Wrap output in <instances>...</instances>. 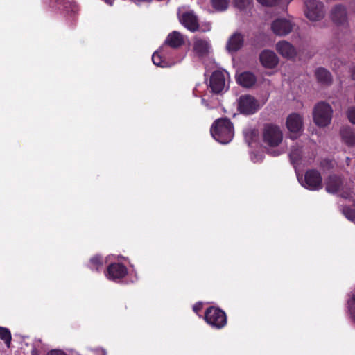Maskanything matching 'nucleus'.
<instances>
[{
	"instance_id": "1",
	"label": "nucleus",
	"mask_w": 355,
	"mask_h": 355,
	"mask_svg": "<svg viewBox=\"0 0 355 355\" xmlns=\"http://www.w3.org/2000/svg\"><path fill=\"white\" fill-rule=\"evenodd\" d=\"M211 133L215 139L222 144L230 141L234 136L232 123L227 118H220L214 121Z\"/></svg>"
},
{
	"instance_id": "2",
	"label": "nucleus",
	"mask_w": 355,
	"mask_h": 355,
	"mask_svg": "<svg viewBox=\"0 0 355 355\" xmlns=\"http://www.w3.org/2000/svg\"><path fill=\"white\" fill-rule=\"evenodd\" d=\"M333 110L331 105L324 102L317 103L313 110V119L316 125L327 126L332 119Z\"/></svg>"
},
{
	"instance_id": "3",
	"label": "nucleus",
	"mask_w": 355,
	"mask_h": 355,
	"mask_svg": "<svg viewBox=\"0 0 355 355\" xmlns=\"http://www.w3.org/2000/svg\"><path fill=\"white\" fill-rule=\"evenodd\" d=\"M263 142L269 147H277L283 140V132L280 128L272 123L264 125L262 131Z\"/></svg>"
},
{
	"instance_id": "4",
	"label": "nucleus",
	"mask_w": 355,
	"mask_h": 355,
	"mask_svg": "<svg viewBox=\"0 0 355 355\" xmlns=\"http://www.w3.org/2000/svg\"><path fill=\"white\" fill-rule=\"evenodd\" d=\"M286 126L289 132V138L293 140L298 139L304 131L302 116L295 112L290 114L286 118Z\"/></svg>"
},
{
	"instance_id": "5",
	"label": "nucleus",
	"mask_w": 355,
	"mask_h": 355,
	"mask_svg": "<svg viewBox=\"0 0 355 355\" xmlns=\"http://www.w3.org/2000/svg\"><path fill=\"white\" fill-rule=\"evenodd\" d=\"M302 186L309 190H319L322 188V178L316 169H309L304 173V178L299 180Z\"/></svg>"
},
{
	"instance_id": "6",
	"label": "nucleus",
	"mask_w": 355,
	"mask_h": 355,
	"mask_svg": "<svg viewBox=\"0 0 355 355\" xmlns=\"http://www.w3.org/2000/svg\"><path fill=\"white\" fill-rule=\"evenodd\" d=\"M205 319L207 323L218 329L224 327L227 322L225 313L214 306H210L206 309Z\"/></svg>"
},
{
	"instance_id": "7",
	"label": "nucleus",
	"mask_w": 355,
	"mask_h": 355,
	"mask_svg": "<svg viewBox=\"0 0 355 355\" xmlns=\"http://www.w3.org/2000/svg\"><path fill=\"white\" fill-rule=\"evenodd\" d=\"M304 13L311 21H319L324 16V5L317 0H307L304 3Z\"/></svg>"
},
{
	"instance_id": "8",
	"label": "nucleus",
	"mask_w": 355,
	"mask_h": 355,
	"mask_svg": "<svg viewBox=\"0 0 355 355\" xmlns=\"http://www.w3.org/2000/svg\"><path fill=\"white\" fill-rule=\"evenodd\" d=\"M229 74L225 71H214L209 79L210 89H228Z\"/></svg>"
},
{
	"instance_id": "9",
	"label": "nucleus",
	"mask_w": 355,
	"mask_h": 355,
	"mask_svg": "<svg viewBox=\"0 0 355 355\" xmlns=\"http://www.w3.org/2000/svg\"><path fill=\"white\" fill-rule=\"evenodd\" d=\"M259 107L258 101L250 95L241 96L239 101L238 109L245 114H254Z\"/></svg>"
},
{
	"instance_id": "10",
	"label": "nucleus",
	"mask_w": 355,
	"mask_h": 355,
	"mask_svg": "<svg viewBox=\"0 0 355 355\" xmlns=\"http://www.w3.org/2000/svg\"><path fill=\"white\" fill-rule=\"evenodd\" d=\"M46 3L52 8H56L67 15H73L78 12V8L73 0H46Z\"/></svg>"
},
{
	"instance_id": "11",
	"label": "nucleus",
	"mask_w": 355,
	"mask_h": 355,
	"mask_svg": "<svg viewBox=\"0 0 355 355\" xmlns=\"http://www.w3.org/2000/svg\"><path fill=\"white\" fill-rule=\"evenodd\" d=\"M343 177L337 174H331L325 179V189L327 192L335 194L343 190Z\"/></svg>"
},
{
	"instance_id": "12",
	"label": "nucleus",
	"mask_w": 355,
	"mask_h": 355,
	"mask_svg": "<svg viewBox=\"0 0 355 355\" xmlns=\"http://www.w3.org/2000/svg\"><path fill=\"white\" fill-rule=\"evenodd\" d=\"M292 23L286 19H277L271 24L272 32L279 36L289 34L293 30Z\"/></svg>"
},
{
	"instance_id": "13",
	"label": "nucleus",
	"mask_w": 355,
	"mask_h": 355,
	"mask_svg": "<svg viewBox=\"0 0 355 355\" xmlns=\"http://www.w3.org/2000/svg\"><path fill=\"white\" fill-rule=\"evenodd\" d=\"M331 18L338 26L347 25V8L342 4L336 5L331 11Z\"/></svg>"
},
{
	"instance_id": "14",
	"label": "nucleus",
	"mask_w": 355,
	"mask_h": 355,
	"mask_svg": "<svg viewBox=\"0 0 355 355\" xmlns=\"http://www.w3.org/2000/svg\"><path fill=\"white\" fill-rule=\"evenodd\" d=\"M181 24L191 32H196L199 28L198 17L191 11H187L180 17Z\"/></svg>"
},
{
	"instance_id": "15",
	"label": "nucleus",
	"mask_w": 355,
	"mask_h": 355,
	"mask_svg": "<svg viewBox=\"0 0 355 355\" xmlns=\"http://www.w3.org/2000/svg\"><path fill=\"white\" fill-rule=\"evenodd\" d=\"M107 272L110 279H120L128 275V269L123 263H114L107 267Z\"/></svg>"
},
{
	"instance_id": "16",
	"label": "nucleus",
	"mask_w": 355,
	"mask_h": 355,
	"mask_svg": "<svg viewBox=\"0 0 355 355\" xmlns=\"http://www.w3.org/2000/svg\"><path fill=\"white\" fill-rule=\"evenodd\" d=\"M259 59L261 64L268 69L275 68L279 62V58L275 53L270 50L263 51L260 53Z\"/></svg>"
},
{
	"instance_id": "17",
	"label": "nucleus",
	"mask_w": 355,
	"mask_h": 355,
	"mask_svg": "<svg viewBox=\"0 0 355 355\" xmlns=\"http://www.w3.org/2000/svg\"><path fill=\"white\" fill-rule=\"evenodd\" d=\"M276 50L282 56L288 59L294 58L297 55L295 48L285 40L277 43Z\"/></svg>"
},
{
	"instance_id": "18",
	"label": "nucleus",
	"mask_w": 355,
	"mask_h": 355,
	"mask_svg": "<svg viewBox=\"0 0 355 355\" xmlns=\"http://www.w3.org/2000/svg\"><path fill=\"white\" fill-rule=\"evenodd\" d=\"M244 44V37L241 33H235L228 40L226 48L229 52H236Z\"/></svg>"
},
{
	"instance_id": "19",
	"label": "nucleus",
	"mask_w": 355,
	"mask_h": 355,
	"mask_svg": "<svg viewBox=\"0 0 355 355\" xmlns=\"http://www.w3.org/2000/svg\"><path fill=\"white\" fill-rule=\"evenodd\" d=\"M210 44L207 40L196 38L193 42V51L199 57L208 55Z\"/></svg>"
},
{
	"instance_id": "20",
	"label": "nucleus",
	"mask_w": 355,
	"mask_h": 355,
	"mask_svg": "<svg viewBox=\"0 0 355 355\" xmlns=\"http://www.w3.org/2000/svg\"><path fill=\"white\" fill-rule=\"evenodd\" d=\"M256 80L257 79L255 76L249 71L243 72L236 77V82L238 84L245 88L252 87L256 83Z\"/></svg>"
},
{
	"instance_id": "21",
	"label": "nucleus",
	"mask_w": 355,
	"mask_h": 355,
	"mask_svg": "<svg viewBox=\"0 0 355 355\" xmlns=\"http://www.w3.org/2000/svg\"><path fill=\"white\" fill-rule=\"evenodd\" d=\"M184 41L182 35L178 31H173L166 37L164 44L173 49H178L183 45Z\"/></svg>"
},
{
	"instance_id": "22",
	"label": "nucleus",
	"mask_w": 355,
	"mask_h": 355,
	"mask_svg": "<svg viewBox=\"0 0 355 355\" xmlns=\"http://www.w3.org/2000/svg\"><path fill=\"white\" fill-rule=\"evenodd\" d=\"M317 80L322 85L329 86L331 84L333 78L331 73L324 67H319L315 71Z\"/></svg>"
},
{
	"instance_id": "23",
	"label": "nucleus",
	"mask_w": 355,
	"mask_h": 355,
	"mask_svg": "<svg viewBox=\"0 0 355 355\" xmlns=\"http://www.w3.org/2000/svg\"><path fill=\"white\" fill-rule=\"evenodd\" d=\"M340 135L343 141L348 146L355 145V132L349 127H343L340 130Z\"/></svg>"
},
{
	"instance_id": "24",
	"label": "nucleus",
	"mask_w": 355,
	"mask_h": 355,
	"mask_svg": "<svg viewBox=\"0 0 355 355\" xmlns=\"http://www.w3.org/2000/svg\"><path fill=\"white\" fill-rule=\"evenodd\" d=\"M162 51H164V48H162L160 51L155 52L152 55V61L156 66L160 67H169L168 62L165 58H163L161 55Z\"/></svg>"
},
{
	"instance_id": "25",
	"label": "nucleus",
	"mask_w": 355,
	"mask_h": 355,
	"mask_svg": "<svg viewBox=\"0 0 355 355\" xmlns=\"http://www.w3.org/2000/svg\"><path fill=\"white\" fill-rule=\"evenodd\" d=\"M336 165V162L334 159L323 158L321 159L319 163L320 168L323 171H331L334 168Z\"/></svg>"
},
{
	"instance_id": "26",
	"label": "nucleus",
	"mask_w": 355,
	"mask_h": 355,
	"mask_svg": "<svg viewBox=\"0 0 355 355\" xmlns=\"http://www.w3.org/2000/svg\"><path fill=\"white\" fill-rule=\"evenodd\" d=\"M302 150L298 148L292 149L289 154L291 162L293 165L298 164L302 159Z\"/></svg>"
},
{
	"instance_id": "27",
	"label": "nucleus",
	"mask_w": 355,
	"mask_h": 355,
	"mask_svg": "<svg viewBox=\"0 0 355 355\" xmlns=\"http://www.w3.org/2000/svg\"><path fill=\"white\" fill-rule=\"evenodd\" d=\"M0 338L5 342L8 347H10L12 336L8 329L0 327Z\"/></svg>"
},
{
	"instance_id": "28",
	"label": "nucleus",
	"mask_w": 355,
	"mask_h": 355,
	"mask_svg": "<svg viewBox=\"0 0 355 355\" xmlns=\"http://www.w3.org/2000/svg\"><path fill=\"white\" fill-rule=\"evenodd\" d=\"M211 5L214 9L218 11H224L228 7V0H211Z\"/></svg>"
},
{
	"instance_id": "29",
	"label": "nucleus",
	"mask_w": 355,
	"mask_h": 355,
	"mask_svg": "<svg viewBox=\"0 0 355 355\" xmlns=\"http://www.w3.org/2000/svg\"><path fill=\"white\" fill-rule=\"evenodd\" d=\"M342 212L347 219L355 221V209L349 206H344Z\"/></svg>"
},
{
	"instance_id": "30",
	"label": "nucleus",
	"mask_w": 355,
	"mask_h": 355,
	"mask_svg": "<svg viewBox=\"0 0 355 355\" xmlns=\"http://www.w3.org/2000/svg\"><path fill=\"white\" fill-rule=\"evenodd\" d=\"M252 0H233L236 8L240 10L245 9L250 4Z\"/></svg>"
},
{
	"instance_id": "31",
	"label": "nucleus",
	"mask_w": 355,
	"mask_h": 355,
	"mask_svg": "<svg viewBox=\"0 0 355 355\" xmlns=\"http://www.w3.org/2000/svg\"><path fill=\"white\" fill-rule=\"evenodd\" d=\"M346 115L348 120L352 124H355V106L349 107L346 112Z\"/></svg>"
},
{
	"instance_id": "32",
	"label": "nucleus",
	"mask_w": 355,
	"mask_h": 355,
	"mask_svg": "<svg viewBox=\"0 0 355 355\" xmlns=\"http://www.w3.org/2000/svg\"><path fill=\"white\" fill-rule=\"evenodd\" d=\"M260 4L265 6H275L279 3L280 0H257Z\"/></svg>"
},
{
	"instance_id": "33",
	"label": "nucleus",
	"mask_w": 355,
	"mask_h": 355,
	"mask_svg": "<svg viewBox=\"0 0 355 355\" xmlns=\"http://www.w3.org/2000/svg\"><path fill=\"white\" fill-rule=\"evenodd\" d=\"M349 73L352 80H355V64H352L349 68Z\"/></svg>"
},
{
	"instance_id": "34",
	"label": "nucleus",
	"mask_w": 355,
	"mask_h": 355,
	"mask_svg": "<svg viewBox=\"0 0 355 355\" xmlns=\"http://www.w3.org/2000/svg\"><path fill=\"white\" fill-rule=\"evenodd\" d=\"M91 262L98 268L99 266H102V263L98 257H94L91 259Z\"/></svg>"
},
{
	"instance_id": "35",
	"label": "nucleus",
	"mask_w": 355,
	"mask_h": 355,
	"mask_svg": "<svg viewBox=\"0 0 355 355\" xmlns=\"http://www.w3.org/2000/svg\"><path fill=\"white\" fill-rule=\"evenodd\" d=\"M340 196L343 198L347 199L351 198V192L349 191H343L340 194Z\"/></svg>"
},
{
	"instance_id": "36",
	"label": "nucleus",
	"mask_w": 355,
	"mask_h": 355,
	"mask_svg": "<svg viewBox=\"0 0 355 355\" xmlns=\"http://www.w3.org/2000/svg\"><path fill=\"white\" fill-rule=\"evenodd\" d=\"M47 355H67L64 352L60 350H51Z\"/></svg>"
},
{
	"instance_id": "37",
	"label": "nucleus",
	"mask_w": 355,
	"mask_h": 355,
	"mask_svg": "<svg viewBox=\"0 0 355 355\" xmlns=\"http://www.w3.org/2000/svg\"><path fill=\"white\" fill-rule=\"evenodd\" d=\"M31 355H39L38 350L36 348H33L31 351Z\"/></svg>"
},
{
	"instance_id": "38",
	"label": "nucleus",
	"mask_w": 355,
	"mask_h": 355,
	"mask_svg": "<svg viewBox=\"0 0 355 355\" xmlns=\"http://www.w3.org/2000/svg\"><path fill=\"white\" fill-rule=\"evenodd\" d=\"M108 5L112 6L114 0H104Z\"/></svg>"
},
{
	"instance_id": "39",
	"label": "nucleus",
	"mask_w": 355,
	"mask_h": 355,
	"mask_svg": "<svg viewBox=\"0 0 355 355\" xmlns=\"http://www.w3.org/2000/svg\"><path fill=\"white\" fill-rule=\"evenodd\" d=\"M214 94H219L223 90H211Z\"/></svg>"
},
{
	"instance_id": "40",
	"label": "nucleus",
	"mask_w": 355,
	"mask_h": 355,
	"mask_svg": "<svg viewBox=\"0 0 355 355\" xmlns=\"http://www.w3.org/2000/svg\"><path fill=\"white\" fill-rule=\"evenodd\" d=\"M279 155V152L274 151L273 155Z\"/></svg>"
},
{
	"instance_id": "41",
	"label": "nucleus",
	"mask_w": 355,
	"mask_h": 355,
	"mask_svg": "<svg viewBox=\"0 0 355 355\" xmlns=\"http://www.w3.org/2000/svg\"><path fill=\"white\" fill-rule=\"evenodd\" d=\"M354 321L355 322V315H353Z\"/></svg>"
},
{
	"instance_id": "42",
	"label": "nucleus",
	"mask_w": 355,
	"mask_h": 355,
	"mask_svg": "<svg viewBox=\"0 0 355 355\" xmlns=\"http://www.w3.org/2000/svg\"><path fill=\"white\" fill-rule=\"evenodd\" d=\"M352 300L355 302V296L353 297Z\"/></svg>"
},
{
	"instance_id": "43",
	"label": "nucleus",
	"mask_w": 355,
	"mask_h": 355,
	"mask_svg": "<svg viewBox=\"0 0 355 355\" xmlns=\"http://www.w3.org/2000/svg\"><path fill=\"white\" fill-rule=\"evenodd\" d=\"M354 51H355V44H354Z\"/></svg>"
}]
</instances>
